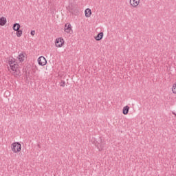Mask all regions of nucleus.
I'll use <instances>...</instances> for the list:
<instances>
[{
  "label": "nucleus",
  "instance_id": "a211bd4d",
  "mask_svg": "<svg viewBox=\"0 0 176 176\" xmlns=\"http://www.w3.org/2000/svg\"><path fill=\"white\" fill-rule=\"evenodd\" d=\"M31 35L32 36H34V35H35V31L34 30H32L31 32H30Z\"/></svg>",
  "mask_w": 176,
  "mask_h": 176
},
{
  "label": "nucleus",
  "instance_id": "20e7f679",
  "mask_svg": "<svg viewBox=\"0 0 176 176\" xmlns=\"http://www.w3.org/2000/svg\"><path fill=\"white\" fill-rule=\"evenodd\" d=\"M12 151L14 153H19L21 151V144L19 142H14L12 144Z\"/></svg>",
  "mask_w": 176,
  "mask_h": 176
},
{
  "label": "nucleus",
  "instance_id": "1a4fd4ad",
  "mask_svg": "<svg viewBox=\"0 0 176 176\" xmlns=\"http://www.w3.org/2000/svg\"><path fill=\"white\" fill-rule=\"evenodd\" d=\"M130 5L133 8H137L140 5V0H130Z\"/></svg>",
  "mask_w": 176,
  "mask_h": 176
},
{
  "label": "nucleus",
  "instance_id": "39448f33",
  "mask_svg": "<svg viewBox=\"0 0 176 176\" xmlns=\"http://www.w3.org/2000/svg\"><path fill=\"white\" fill-rule=\"evenodd\" d=\"M55 46H56V47H63V46H64V38H56L55 41Z\"/></svg>",
  "mask_w": 176,
  "mask_h": 176
},
{
  "label": "nucleus",
  "instance_id": "2eb2a0df",
  "mask_svg": "<svg viewBox=\"0 0 176 176\" xmlns=\"http://www.w3.org/2000/svg\"><path fill=\"white\" fill-rule=\"evenodd\" d=\"M72 13L75 16H78V14H79V11L77 9H76L74 10H72Z\"/></svg>",
  "mask_w": 176,
  "mask_h": 176
},
{
  "label": "nucleus",
  "instance_id": "f3484780",
  "mask_svg": "<svg viewBox=\"0 0 176 176\" xmlns=\"http://www.w3.org/2000/svg\"><path fill=\"white\" fill-rule=\"evenodd\" d=\"M172 91L174 94H176V83L173 84Z\"/></svg>",
  "mask_w": 176,
  "mask_h": 176
},
{
  "label": "nucleus",
  "instance_id": "6ab92c4d",
  "mask_svg": "<svg viewBox=\"0 0 176 176\" xmlns=\"http://www.w3.org/2000/svg\"><path fill=\"white\" fill-rule=\"evenodd\" d=\"M172 113H173V115H175V116H176L175 112L173 111Z\"/></svg>",
  "mask_w": 176,
  "mask_h": 176
},
{
  "label": "nucleus",
  "instance_id": "aec40b11",
  "mask_svg": "<svg viewBox=\"0 0 176 176\" xmlns=\"http://www.w3.org/2000/svg\"><path fill=\"white\" fill-rule=\"evenodd\" d=\"M38 148H41V144H38Z\"/></svg>",
  "mask_w": 176,
  "mask_h": 176
},
{
  "label": "nucleus",
  "instance_id": "7ed1b4c3",
  "mask_svg": "<svg viewBox=\"0 0 176 176\" xmlns=\"http://www.w3.org/2000/svg\"><path fill=\"white\" fill-rule=\"evenodd\" d=\"M8 64L10 65V69H16V68L19 67V65H17V62H16V59H14L13 57H10L8 59Z\"/></svg>",
  "mask_w": 176,
  "mask_h": 176
},
{
  "label": "nucleus",
  "instance_id": "dca6fc26",
  "mask_svg": "<svg viewBox=\"0 0 176 176\" xmlns=\"http://www.w3.org/2000/svg\"><path fill=\"white\" fill-rule=\"evenodd\" d=\"M60 87H65V81L61 80V81L60 82Z\"/></svg>",
  "mask_w": 176,
  "mask_h": 176
},
{
  "label": "nucleus",
  "instance_id": "f257e3e1",
  "mask_svg": "<svg viewBox=\"0 0 176 176\" xmlns=\"http://www.w3.org/2000/svg\"><path fill=\"white\" fill-rule=\"evenodd\" d=\"M94 142L98 151H101L104 149L105 146V142L101 138V137L98 138Z\"/></svg>",
  "mask_w": 176,
  "mask_h": 176
},
{
  "label": "nucleus",
  "instance_id": "423d86ee",
  "mask_svg": "<svg viewBox=\"0 0 176 176\" xmlns=\"http://www.w3.org/2000/svg\"><path fill=\"white\" fill-rule=\"evenodd\" d=\"M38 64L41 65V67L45 66V64H47V60L45 56H40L38 60Z\"/></svg>",
  "mask_w": 176,
  "mask_h": 176
},
{
  "label": "nucleus",
  "instance_id": "4468645a",
  "mask_svg": "<svg viewBox=\"0 0 176 176\" xmlns=\"http://www.w3.org/2000/svg\"><path fill=\"white\" fill-rule=\"evenodd\" d=\"M24 58H25V56L23 54H20L19 55V61H24Z\"/></svg>",
  "mask_w": 176,
  "mask_h": 176
},
{
  "label": "nucleus",
  "instance_id": "f8f14e48",
  "mask_svg": "<svg viewBox=\"0 0 176 176\" xmlns=\"http://www.w3.org/2000/svg\"><path fill=\"white\" fill-rule=\"evenodd\" d=\"M85 16L90 17L91 16V10L89 8H87L85 11Z\"/></svg>",
  "mask_w": 176,
  "mask_h": 176
},
{
  "label": "nucleus",
  "instance_id": "412c9836",
  "mask_svg": "<svg viewBox=\"0 0 176 176\" xmlns=\"http://www.w3.org/2000/svg\"><path fill=\"white\" fill-rule=\"evenodd\" d=\"M16 28H17V26H16Z\"/></svg>",
  "mask_w": 176,
  "mask_h": 176
},
{
  "label": "nucleus",
  "instance_id": "0eeeda50",
  "mask_svg": "<svg viewBox=\"0 0 176 176\" xmlns=\"http://www.w3.org/2000/svg\"><path fill=\"white\" fill-rule=\"evenodd\" d=\"M65 32L69 34L72 31V27H71V23H66L64 28Z\"/></svg>",
  "mask_w": 176,
  "mask_h": 176
},
{
  "label": "nucleus",
  "instance_id": "f03ea898",
  "mask_svg": "<svg viewBox=\"0 0 176 176\" xmlns=\"http://www.w3.org/2000/svg\"><path fill=\"white\" fill-rule=\"evenodd\" d=\"M20 28L21 25L17 23H14L12 27L14 31H16V34L18 38H20L23 35V30H20Z\"/></svg>",
  "mask_w": 176,
  "mask_h": 176
},
{
  "label": "nucleus",
  "instance_id": "9d476101",
  "mask_svg": "<svg viewBox=\"0 0 176 176\" xmlns=\"http://www.w3.org/2000/svg\"><path fill=\"white\" fill-rule=\"evenodd\" d=\"M104 36V33L102 32H100L98 35L95 37L96 41H101L102 39V37Z\"/></svg>",
  "mask_w": 176,
  "mask_h": 176
},
{
  "label": "nucleus",
  "instance_id": "ddd939ff",
  "mask_svg": "<svg viewBox=\"0 0 176 176\" xmlns=\"http://www.w3.org/2000/svg\"><path fill=\"white\" fill-rule=\"evenodd\" d=\"M6 24V18L2 16L0 18V25L3 26Z\"/></svg>",
  "mask_w": 176,
  "mask_h": 176
},
{
  "label": "nucleus",
  "instance_id": "9b49d317",
  "mask_svg": "<svg viewBox=\"0 0 176 176\" xmlns=\"http://www.w3.org/2000/svg\"><path fill=\"white\" fill-rule=\"evenodd\" d=\"M129 109H130V107H129V106L124 107L123 109H122L123 115H127L129 113Z\"/></svg>",
  "mask_w": 176,
  "mask_h": 176
},
{
  "label": "nucleus",
  "instance_id": "6e6552de",
  "mask_svg": "<svg viewBox=\"0 0 176 176\" xmlns=\"http://www.w3.org/2000/svg\"><path fill=\"white\" fill-rule=\"evenodd\" d=\"M12 72H14L12 73V75H14V76H21V72H20V69H19V67H16L15 69H11Z\"/></svg>",
  "mask_w": 176,
  "mask_h": 176
}]
</instances>
